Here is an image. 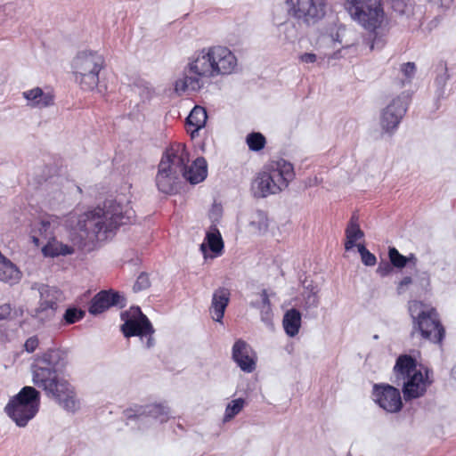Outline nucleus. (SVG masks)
<instances>
[{
    "label": "nucleus",
    "mask_w": 456,
    "mask_h": 456,
    "mask_svg": "<svg viewBox=\"0 0 456 456\" xmlns=\"http://www.w3.org/2000/svg\"><path fill=\"white\" fill-rule=\"evenodd\" d=\"M393 10L401 14L408 17L415 15V6L410 0H394L392 4Z\"/></svg>",
    "instance_id": "obj_28"
},
{
    "label": "nucleus",
    "mask_w": 456,
    "mask_h": 456,
    "mask_svg": "<svg viewBox=\"0 0 456 456\" xmlns=\"http://www.w3.org/2000/svg\"><path fill=\"white\" fill-rule=\"evenodd\" d=\"M68 364V353L59 348L48 349L32 364V380L48 397L53 398L64 410L75 412L79 409L75 387L69 380L57 375Z\"/></svg>",
    "instance_id": "obj_1"
},
{
    "label": "nucleus",
    "mask_w": 456,
    "mask_h": 456,
    "mask_svg": "<svg viewBox=\"0 0 456 456\" xmlns=\"http://www.w3.org/2000/svg\"><path fill=\"white\" fill-rule=\"evenodd\" d=\"M103 231H104V232H112L113 230L109 229V230H103Z\"/></svg>",
    "instance_id": "obj_51"
},
{
    "label": "nucleus",
    "mask_w": 456,
    "mask_h": 456,
    "mask_svg": "<svg viewBox=\"0 0 456 456\" xmlns=\"http://www.w3.org/2000/svg\"><path fill=\"white\" fill-rule=\"evenodd\" d=\"M247 144L249 150L258 151L264 149L265 145V138L260 133H251L246 138Z\"/></svg>",
    "instance_id": "obj_31"
},
{
    "label": "nucleus",
    "mask_w": 456,
    "mask_h": 456,
    "mask_svg": "<svg viewBox=\"0 0 456 456\" xmlns=\"http://www.w3.org/2000/svg\"><path fill=\"white\" fill-rule=\"evenodd\" d=\"M133 411H134L132 409L126 410V416L130 419L146 415L152 417L160 422H165L169 419V409L163 403H151L145 406H139L138 409L134 411V413H132Z\"/></svg>",
    "instance_id": "obj_23"
},
{
    "label": "nucleus",
    "mask_w": 456,
    "mask_h": 456,
    "mask_svg": "<svg viewBox=\"0 0 456 456\" xmlns=\"http://www.w3.org/2000/svg\"><path fill=\"white\" fill-rule=\"evenodd\" d=\"M408 99L405 95H400L393 99L382 110L380 125L387 133L395 131L400 124L407 110Z\"/></svg>",
    "instance_id": "obj_14"
},
{
    "label": "nucleus",
    "mask_w": 456,
    "mask_h": 456,
    "mask_svg": "<svg viewBox=\"0 0 456 456\" xmlns=\"http://www.w3.org/2000/svg\"><path fill=\"white\" fill-rule=\"evenodd\" d=\"M401 71L408 80H411L415 75L416 66L414 62L403 63L401 67Z\"/></svg>",
    "instance_id": "obj_38"
},
{
    "label": "nucleus",
    "mask_w": 456,
    "mask_h": 456,
    "mask_svg": "<svg viewBox=\"0 0 456 456\" xmlns=\"http://www.w3.org/2000/svg\"><path fill=\"white\" fill-rule=\"evenodd\" d=\"M378 272L381 274V275H386L387 273H388V264H386V269L383 270L381 265L379 266L378 268Z\"/></svg>",
    "instance_id": "obj_49"
},
{
    "label": "nucleus",
    "mask_w": 456,
    "mask_h": 456,
    "mask_svg": "<svg viewBox=\"0 0 456 456\" xmlns=\"http://www.w3.org/2000/svg\"><path fill=\"white\" fill-rule=\"evenodd\" d=\"M263 168L272 176L281 191L286 189L295 177L292 164L283 159L271 160Z\"/></svg>",
    "instance_id": "obj_17"
},
{
    "label": "nucleus",
    "mask_w": 456,
    "mask_h": 456,
    "mask_svg": "<svg viewBox=\"0 0 456 456\" xmlns=\"http://www.w3.org/2000/svg\"><path fill=\"white\" fill-rule=\"evenodd\" d=\"M346 240L345 242V248L346 251L352 249L354 246L357 247L356 241L362 239L364 233L362 230H346Z\"/></svg>",
    "instance_id": "obj_33"
},
{
    "label": "nucleus",
    "mask_w": 456,
    "mask_h": 456,
    "mask_svg": "<svg viewBox=\"0 0 456 456\" xmlns=\"http://www.w3.org/2000/svg\"><path fill=\"white\" fill-rule=\"evenodd\" d=\"M38 344V338L36 336H33L26 340L24 346L27 352L33 353L37 348Z\"/></svg>",
    "instance_id": "obj_39"
},
{
    "label": "nucleus",
    "mask_w": 456,
    "mask_h": 456,
    "mask_svg": "<svg viewBox=\"0 0 456 456\" xmlns=\"http://www.w3.org/2000/svg\"><path fill=\"white\" fill-rule=\"evenodd\" d=\"M232 358L244 372L251 373L256 368V354L243 339H237L232 348Z\"/></svg>",
    "instance_id": "obj_16"
},
{
    "label": "nucleus",
    "mask_w": 456,
    "mask_h": 456,
    "mask_svg": "<svg viewBox=\"0 0 456 456\" xmlns=\"http://www.w3.org/2000/svg\"><path fill=\"white\" fill-rule=\"evenodd\" d=\"M231 292L228 289L220 287L213 293L210 314L214 321L222 322L226 307L230 302Z\"/></svg>",
    "instance_id": "obj_22"
},
{
    "label": "nucleus",
    "mask_w": 456,
    "mask_h": 456,
    "mask_svg": "<svg viewBox=\"0 0 456 456\" xmlns=\"http://www.w3.org/2000/svg\"><path fill=\"white\" fill-rule=\"evenodd\" d=\"M74 252L75 250L72 247L58 241L55 238L49 240L42 248L43 255L48 257L71 255Z\"/></svg>",
    "instance_id": "obj_27"
},
{
    "label": "nucleus",
    "mask_w": 456,
    "mask_h": 456,
    "mask_svg": "<svg viewBox=\"0 0 456 456\" xmlns=\"http://www.w3.org/2000/svg\"><path fill=\"white\" fill-rule=\"evenodd\" d=\"M251 224L257 225L258 228L267 227L269 224L266 214L263 211H256L252 216Z\"/></svg>",
    "instance_id": "obj_37"
},
{
    "label": "nucleus",
    "mask_w": 456,
    "mask_h": 456,
    "mask_svg": "<svg viewBox=\"0 0 456 456\" xmlns=\"http://www.w3.org/2000/svg\"><path fill=\"white\" fill-rule=\"evenodd\" d=\"M388 257L393 266L396 268H403L406 266L411 257H407L400 254L395 248H389Z\"/></svg>",
    "instance_id": "obj_32"
},
{
    "label": "nucleus",
    "mask_w": 456,
    "mask_h": 456,
    "mask_svg": "<svg viewBox=\"0 0 456 456\" xmlns=\"http://www.w3.org/2000/svg\"><path fill=\"white\" fill-rule=\"evenodd\" d=\"M254 195L258 198H265L269 195L281 192L280 189L272 179V176L263 168L252 183Z\"/></svg>",
    "instance_id": "obj_21"
},
{
    "label": "nucleus",
    "mask_w": 456,
    "mask_h": 456,
    "mask_svg": "<svg viewBox=\"0 0 456 456\" xmlns=\"http://www.w3.org/2000/svg\"><path fill=\"white\" fill-rule=\"evenodd\" d=\"M150 287H151V281L149 278V274L146 273H142L137 277V279L134 284L133 290L134 292H139L142 290H145V289H149Z\"/></svg>",
    "instance_id": "obj_36"
},
{
    "label": "nucleus",
    "mask_w": 456,
    "mask_h": 456,
    "mask_svg": "<svg viewBox=\"0 0 456 456\" xmlns=\"http://www.w3.org/2000/svg\"><path fill=\"white\" fill-rule=\"evenodd\" d=\"M39 301L34 316L41 321H49L55 316L61 298V291L54 287L41 285L38 289Z\"/></svg>",
    "instance_id": "obj_12"
},
{
    "label": "nucleus",
    "mask_w": 456,
    "mask_h": 456,
    "mask_svg": "<svg viewBox=\"0 0 456 456\" xmlns=\"http://www.w3.org/2000/svg\"><path fill=\"white\" fill-rule=\"evenodd\" d=\"M126 305V298L118 291L112 289L98 292L91 300L89 313L99 314L112 306L123 308Z\"/></svg>",
    "instance_id": "obj_18"
},
{
    "label": "nucleus",
    "mask_w": 456,
    "mask_h": 456,
    "mask_svg": "<svg viewBox=\"0 0 456 456\" xmlns=\"http://www.w3.org/2000/svg\"><path fill=\"white\" fill-rule=\"evenodd\" d=\"M358 252L361 255L362 263L367 266L376 265L377 258L374 254L370 253L362 243L357 245Z\"/></svg>",
    "instance_id": "obj_34"
},
{
    "label": "nucleus",
    "mask_w": 456,
    "mask_h": 456,
    "mask_svg": "<svg viewBox=\"0 0 456 456\" xmlns=\"http://www.w3.org/2000/svg\"><path fill=\"white\" fill-rule=\"evenodd\" d=\"M244 404L245 401L242 398L234 399L229 403L225 409L224 421H229L239 414L242 411Z\"/></svg>",
    "instance_id": "obj_30"
},
{
    "label": "nucleus",
    "mask_w": 456,
    "mask_h": 456,
    "mask_svg": "<svg viewBox=\"0 0 456 456\" xmlns=\"http://www.w3.org/2000/svg\"><path fill=\"white\" fill-rule=\"evenodd\" d=\"M224 240L219 230H211L206 233L205 240L200 245V251L207 257L208 250L211 252V257H217L224 253Z\"/></svg>",
    "instance_id": "obj_24"
},
{
    "label": "nucleus",
    "mask_w": 456,
    "mask_h": 456,
    "mask_svg": "<svg viewBox=\"0 0 456 456\" xmlns=\"http://www.w3.org/2000/svg\"><path fill=\"white\" fill-rule=\"evenodd\" d=\"M102 55L96 52H81L73 61L75 81L84 91H93L98 86L99 74L104 68Z\"/></svg>",
    "instance_id": "obj_7"
},
{
    "label": "nucleus",
    "mask_w": 456,
    "mask_h": 456,
    "mask_svg": "<svg viewBox=\"0 0 456 456\" xmlns=\"http://www.w3.org/2000/svg\"><path fill=\"white\" fill-rule=\"evenodd\" d=\"M411 283H412V279H411V277H410V276H405V277H403V278L400 281V282H399V284H398V286H397L398 292H399V293H402V292L403 291L404 287H408V286H409V285H411Z\"/></svg>",
    "instance_id": "obj_46"
},
{
    "label": "nucleus",
    "mask_w": 456,
    "mask_h": 456,
    "mask_svg": "<svg viewBox=\"0 0 456 456\" xmlns=\"http://www.w3.org/2000/svg\"><path fill=\"white\" fill-rule=\"evenodd\" d=\"M214 77L232 73L237 66L235 55L227 47H209Z\"/></svg>",
    "instance_id": "obj_15"
},
{
    "label": "nucleus",
    "mask_w": 456,
    "mask_h": 456,
    "mask_svg": "<svg viewBox=\"0 0 456 456\" xmlns=\"http://www.w3.org/2000/svg\"><path fill=\"white\" fill-rule=\"evenodd\" d=\"M86 315V312L82 309L77 307H69L62 318V323L64 325L74 324L79 321H81Z\"/></svg>",
    "instance_id": "obj_29"
},
{
    "label": "nucleus",
    "mask_w": 456,
    "mask_h": 456,
    "mask_svg": "<svg viewBox=\"0 0 456 456\" xmlns=\"http://www.w3.org/2000/svg\"><path fill=\"white\" fill-rule=\"evenodd\" d=\"M12 313V307L10 304L0 305V320L7 319Z\"/></svg>",
    "instance_id": "obj_41"
},
{
    "label": "nucleus",
    "mask_w": 456,
    "mask_h": 456,
    "mask_svg": "<svg viewBox=\"0 0 456 456\" xmlns=\"http://www.w3.org/2000/svg\"><path fill=\"white\" fill-rule=\"evenodd\" d=\"M79 228H118L134 224V211L127 204L107 200L103 207H97L77 214Z\"/></svg>",
    "instance_id": "obj_3"
},
{
    "label": "nucleus",
    "mask_w": 456,
    "mask_h": 456,
    "mask_svg": "<svg viewBox=\"0 0 456 456\" xmlns=\"http://www.w3.org/2000/svg\"><path fill=\"white\" fill-rule=\"evenodd\" d=\"M121 320L124 322L121 325V331L126 338L140 337L142 340L145 338V347L154 346L155 330L139 306H131L129 310L123 312Z\"/></svg>",
    "instance_id": "obj_10"
},
{
    "label": "nucleus",
    "mask_w": 456,
    "mask_h": 456,
    "mask_svg": "<svg viewBox=\"0 0 456 456\" xmlns=\"http://www.w3.org/2000/svg\"><path fill=\"white\" fill-rule=\"evenodd\" d=\"M362 223L359 219V216L356 213H354L351 216V219L347 224L346 228H360Z\"/></svg>",
    "instance_id": "obj_45"
},
{
    "label": "nucleus",
    "mask_w": 456,
    "mask_h": 456,
    "mask_svg": "<svg viewBox=\"0 0 456 456\" xmlns=\"http://www.w3.org/2000/svg\"><path fill=\"white\" fill-rule=\"evenodd\" d=\"M209 48H204L188 59L183 76L174 84L175 92L182 95L186 92H198L205 85L204 79L214 77Z\"/></svg>",
    "instance_id": "obj_6"
},
{
    "label": "nucleus",
    "mask_w": 456,
    "mask_h": 456,
    "mask_svg": "<svg viewBox=\"0 0 456 456\" xmlns=\"http://www.w3.org/2000/svg\"><path fill=\"white\" fill-rule=\"evenodd\" d=\"M57 221H58L57 216H45L42 219L41 224H42L43 228H46L51 225H56Z\"/></svg>",
    "instance_id": "obj_43"
},
{
    "label": "nucleus",
    "mask_w": 456,
    "mask_h": 456,
    "mask_svg": "<svg viewBox=\"0 0 456 456\" xmlns=\"http://www.w3.org/2000/svg\"><path fill=\"white\" fill-rule=\"evenodd\" d=\"M40 393L33 387L26 386L5 406V412L19 427H25L37 413Z\"/></svg>",
    "instance_id": "obj_8"
},
{
    "label": "nucleus",
    "mask_w": 456,
    "mask_h": 456,
    "mask_svg": "<svg viewBox=\"0 0 456 456\" xmlns=\"http://www.w3.org/2000/svg\"><path fill=\"white\" fill-rule=\"evenodd\" d=\"M372 399L380 408L390 413L398 412L403 408L400 390L389 384H374Z\"/></svg>",
    "instance_id": "obj_13"
},
{
    "label": "nucleus",
    "mask_w": 456,
    "mask_h": 456,
    "mask_svg": "<svg viewBox=\"0 0 456 456\" xmlns=\"http://www.w3.org/2000/svg\"><path fill=\"white\" fill-rule=\"evenodd\" d=\"M345 7L351 18L370 32L380 28L386 21L381 0H346Z\"/></svg>",
    "instance_id": "obj_9"
},
{
    "label": "nucleus",
    "mask_w": 456,
    "mask_h": 456,
    "mask_svg": "<svg viewBox=\"0 0 456 456\" xmlns=\"http://www.w3.org/2000/svg\"><path fill=\"white\" fill-rule=\"evenodd\" d=\"M208 115L204 108L195 106L186 118L187 132L190 133L191 137L194 138L198 135L200 129L205 126Z\"/></svg>",
    "instance_id": "obj_25"
},
{
    "label": "nucleus",
    "mask_w": 456,
    "mask_h": 456,
    "mask_svg": "<svg viewBox=\"0 0 456 456\" xmlns=\"http://www.w3.org/2000/svg\"><path fill=\"white\" fill-rule=\"evenodd\" d=\"M288 13L305 25H314L326 15L327 0H285Z\"/></svg>",
    "instance_id": "obj_11"
},
{
    "label": "nucleus",
    "mask_w": 456,
    "mask_h": 456,
    "mask_svg": "<svg viewBox=\"0 0 456 456\" xmlns=\"http://www.w3.org/2000/svg\"><path fill=\"white\" fill-rule=\"evenodd\" d=\"M301 322V313L297 309L291 308L284 314L282 326L289 337L293 338L298 334Z\"/></svg>",
    "instance_id": "obj_26"
},
{
    "label": "nucleus",
    "mask_w": 456,
    "mask_h": 456,
    "mask_svg": "<svg viewBox=\"0 0 456 456\" xmlns=\"http://www.w3.org/2000/svg\"><path fill=\"white\" fill-rule=\"evenodd\" d=\"M32 239H33V242L35 243L36 246H39L40 245L39 239L37 237L33 235Z\"/></svg>",
    "instance_id": "obj_50"
},
{
    "label": "nucleus",
    "mask_w": 456,
    "mask_h": 456,
    "mask_svg": "<svg viewBox=\"0 0 456 456\" xmlns=\"http://www.w3.org/2000/svg\"><path fill=\"white\" fill-rule=\"evenodd\" d=\"M79 231L82 232L79 234L80 237H83L84 235L86 237H88V236L98 237L99 233L102 232V230H98L96 232V230H86V229L79 230Z\"/></svg>",
    "instance_id": "obj_48"
},
{
    "label": "nucleus",
    "mask_w": 456,
    "mask_h": 456,
    "mask_svg": "<svg viewBox=\"0 0 456 456\" xmlns=\"http://www.w3.org/2000/svg\"><path fill=\"white\" fill-rule=\"evenodd\" d=\"M222 216L223 207L220 204L214 203L208 214V217L212 222V224L209 228H216V226L220 224Z\"/></svg>",
    "instance_id": "obj_35"
},
{
    "label": "nucleus",
    "mask_w": 456,
    "mask_h": 456,
    "mask_svg": "<svg viewBox=\"0 0 456 456\" xmlns=\"http://www.w3.org/2000/svg\"><path fill=\"white\" fill-rule=\"evenodd\" d=\"M408 312L411 318V337L412 338H418L435 344L443 342L445 329L434 306L419 300H411L408 303Z\"/></svg>",
    "instance_id": "obj_4"
},
{
    "label": "nucleus",
    "mask_w": 456,
    "mask_h": 456,
    "mask_svg": "<svg viewBox=\"0 0 456 456\" xmlns=\"http://www.w3.org/2000/svg\"><path fill=\"white\" fill-rule=\"evenodd\" d=\"M261 318L266 323H270L273 318L272 308H262L261 310Z\"/></svg>",
    "instance_id": "obj_44"
},
{
    "label": "nucleus",
    "mask_w": 456,
    "mask_h": 456,
    "mask_svg": "<svg viewBox=\"0 0 456 456\" xmlns=\"http://www.w3.org/2000/svg\"><path fill=\"white\" fill-rule=\"evenodd\" d=\"M261 299L263 307L262 308H269L271 307V302L269 299V296L266 289H263L261 292Z\"/></svg>",
    "instance_id": "obj_47"
},
{
    "label": "nucleus",
    "mask_w": 456,
    "mask_h": 456,
    "mask_svg": "<svg viewBox=\"0 0 456 456\" xmlns=\"http://www.w3.org/2000/svg\"><path fill=\"white\" fill-rule=\"evenodd\" d=\"M454 0H437V8L440 12H447L453 4Z\"/></svg>",
    "instance_id": "obj_40"
},
{
    "label": "nucleus",
    "mask_w": 456,
    "mask_h": 456,
    "mask_svg": "<svg viewBox=\"0 0 456 456\" xmlns=\"http://www.w3.org/2000/svg\"><path fill=\"white\" fill-rule=\"evenodd\" d=\"M299 61L303 63H314L317 61V56L312 53H305L299 56Z\"/></svg>",
    "instance_id": "obj_42"
},
{
    "label": "nucleus",
    "mask_w": 456,
    "mask_h": 456,
    "mask_svg": "<svg viewBox=\"0 0 456 456\" xmlns=\"http://www.w3.org/2000/svg\"><path fill=\"white\" fill-rule=\"evenodd\" d=\"M190 162V153L187 151V160L183 161V170L181 171V178H184L185 181L191 184H197L203 182L208 175V164L204 158H197L191 166H188Z\"/></svg>",
    "instance_id": "obj_19"
},
{
    "label": "nucleus",
    "mask_w": 456,
    "mask_h": 456,
    "mask_svg": "<svg viewBox=\"0 0 456 456\" xmlns=\"http://www.w3.org/2000/svg\"><path fill=\"white\" fill-rule=\"evenodd\" d=\"M394 372L398 379L403 380L402 392L405 401L422 397L434 383L433 370L419 364L416 359L409 354H401L397 357Z\"/></svg>",
    "instance_id": "obj_2"
},
{
    "label": "nucleus",
    "mask_w": 456,
    "mask_h": 456,
    "mask_svg": "<svg viewBox=\"0 0 456 456\" xmlns=\"http://www.w3.org/2000/svg\"><path fill=\"white\" fill-rule=\"evenodd\" d=\"M27 105L30 108L45 109L54 104V94L52 90H43L41 87H34L22 93Z\"/></svg>",
    "instance_id": "obj_20"
},
{
    "label": "nucleus",
    "mask_w": 456,
    "mask_h": 456,
    "mask_svg": "<svg viewBox=\"0 0 456 456\" xmlns=\"http://www.w3.org/2000/svg\"><path fill=\"white\" fill-rule=\"evenodd\" d=\"M185 160H187L185 144L175 142L167 149L159 164L155 177L159 191L165 194H173L178 191L181 183V171Z\"/></svg>",
    "instance_id": "obj_5"
}]
</instances>
